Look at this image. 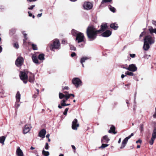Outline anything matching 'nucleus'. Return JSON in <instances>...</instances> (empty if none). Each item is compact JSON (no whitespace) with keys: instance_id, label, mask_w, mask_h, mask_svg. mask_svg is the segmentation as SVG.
<instances>
[{"instance_id":"1","label":"nucleus","mask_w":156,"mask_h":156,"mask_svg":"<svg viewBox=\"0 0 156 156\" xmlns=\"http://www.w3.org/2000/svg\"><path fill=\"white\" fill-rule=\"evenodd\" d=\"M107 27V23H105L101 25L100 30H97L93 26L88 27L87 30V34L88 38L90 41L94 40L96 38L98 33L105 31Z\"/></svg>"},{"instance_id":"2","label":"nucleus","mask_w":156,"mask_h":156,"mask_svg":"<svg viewBox=\"0 0 156 156\" xmlns=\"http://www.w3.org/2000/svg\"><path fill=\"white\" fill-rule=\"evenodd\" d=\"M72 35L76 36V41L80 43L84 41V37L83 33L73 29L71 31Z\"/></svg>"},{"instance_id":"3","label":"nucleus","mask_w":156,"mask_h":156,"mask_svg":"<svg viewBox=\"0 0 156 156\" xmlns=\"http://www.w3.org/2000/svg\"><path fill=\"white\" fill-rule=\"evenodd\" d=\"M60 44L59 40L56 39L53 41V43L51 44L50 48L51 51H54V49H58L60 48Z\"/></svg>"},{"instance_id":"4","label":"nucleus","mask_w":156,"mask_h":156,"mask_svg":"<svg viewBox=\"0 0 156 156\" xmlns=\"http://www.w3.org/2000/svg\"><path fill=\"white\" fill-rule=\"evenodd\" d=\"M29 73L26 72L25 71H20V76L21 79L23 81L24 83H27V80L28 79V75Z\"/></svg>"},{"instance_id":"5","label":"nucleus","mask_w":156,"mask_h":156,"mask_svg":"<svg viewBox=\"0 0 156 156\" xmlns=\"http://www.w3.org/2000/svg\"><path fill=\"white\" fill-rule=\"evenodd\" d=\"M72 82L76 87H78L82 85V81L80 79L75 78L72 80Z\"/></svg>"},{"instance_id":"6","label":"nucleus","mask_w":156,"mask_h":156,"mask_svg":"<svg viewBox=\"0 0 156 156\" xmlns=\"http://www.w3.org/2000/svg\"><path fill=\"white\" fill-rule=\"evenodd\" d=\"M144 41L150 44H153L154 42V39L152 38L150 35L146 36L144 39Z\"/></svg>"},{"instance_id":"7","label":"nucleus","mask_w":156,"mask_h":156,"mask_svg":"<svg viewBox=\"0 0 156 156\" xmlns=\"http://www.w3.org/2000/svg\"><path fill=\"white\" fill-rule=\"evenodd\" d=\"M133 136V133H132L130 135L125 138L122 141L120 148L122 149L124 148L128 142V140Z\"/></svg>"},{"instance_id":"8","label":"nucleus","mask_w":156,"mask_h":156,"mask_svg":"<svg viewBox=\"0 0 156 156\" xmlns=\"http://www.w3.org/2000/svg\"><path fill=\"white\" fill-rule=\"evenodd\" d=\"M23 58L21 56L18 57L15 61V64L18 67L21 66L23 62Z\"/></svg>"},{"instance_id":"9","label":"nucleus","mask_w":156,"mask_h":156,"mask_svg":"<svg viewBox=\"0 0 156 156\" xmlns=\"http://www.w3.org/2000/svg\"><path fill=\"white\" fill-rule=\"evenodd\" d=\"M126 70L131 72H134L137 70V68L135 64H132L129 65L128 67H123Z\"/></svg>"},{"instance_id":"10","label":"nucleus","mask_w":156,"mask_h":156,"mask_svg":"<svg viewBox=\"0 0 156 156\" xmlns=\"http://www.w3.org/2000/svg\"><path fill=\"white\" fill-rule=\"evenodd\" d=\"M155 139H156V127L154 128L153 131L152 137L150 141H149L150 145H153Z\"/></svg>"},{"instance_id":"11","label":"nucleus","mask_w":156,"mask_h":156,"mask_svg":"<svg viewBox=\"0 0 156 156\" xmlns=\"http://www.w3.org/2000/svg\"><path fill=\"white\" fill-rule=\"evenodd\" d=\"M83 6L85 9L89 10L92 8L93 5L91 3L86 2L83 4Z\"/></svg>"},{"instance_id":"12","label":"nucleus","mask_w":156,"mask_h":156,"mask_svg":"<svg viewBox=\"0 0 156 156\" xmlns=\"http://www.w3.org/2000/svg\"><path fill=\"white\" fill-rule=\"evenodd\" d=\"M79 126V124L77 122V120L75 119H74L72 122V127L74 130H77L78 127Z\"/></svg>"},{"instance_id":"13","label":"nucleus","mask_w":156,"mask_h":156,"mask_svg":"<svg viewBox=\"0 0 156 156\" xmlns=\"http://www.w3.org/2000/svg\"><path fill=\"white\" fill-rule=\"evenodd\" d=\"M31 127L30 125H26L25 126L23 129V133L24 134H26L28 133L30 130Z\"/></svg>"},{"instance_id":"14","label":"nucleus","mask_w":156,"mask_h":156,"mask_svg":"<svg viewBox=\"0 0 156 156\" xmlns=\"http://www.w3.org/2000/svg\"><path fill=\"white\" fill-rule=\"evenodd\" d=\"M28 75L29 76V81L31 83H34L35 80L34 74L30 73H29Z\"/></svg>"},{"instance_id":"15","label":"nucleus","mask_w":156,"mask_h":156,"mask_svg":"<svg viewBox=\"0 0 156 156\" xmlns=\"http://www.w3.org/2000/svg\"><path fill=\"white\" fill-rule=\"evenodd\" d=\"M46 133V131L45 129H42L39 132L38 136L40 137L44 138L45 137Z\"/></svg>"},{"instance_id":"16","label":"nucleus","mask_w":156,"mask_h":156,"mask_svg":"<svg viewBox=\"0 0 156 156\" xmlns=\"http://www.w3.org/2000/svg\"><path fill=\"white\" fill-rule=\"evenodd\" d=\"M112 34V32L109 30H107L101 34V35L103 37H107L110 36Z\"/></svg>"},{"instance_id":"17","label":"nucleus","mask_w":156,"mask_h":156,"mask_svg":"<svg viewBox=\"0 0 156 156\" xmlns=\"http://www.w3.org/2000/svg\"><path fill=\"white\" fill-rule=\"evenodd\" d=\"M16 153L18 156H23V151L19 147H17Z\"/></svg>"},{"instance_id":"18","label":"nucleus","mask_w":156,"mask_h":156,"mask_svg":"<svg viewBox=\"0 0 156 156\" xmlns=\"http://www.w3.org/2000/svg\"><path fill=\"white\" fill-rule=\"evenodd\" d=\"M109 139L106 135L104 136L101 140V142L102 143H108L109 141Z\"/></svg>"},{"instance_id":"19","label":"nucleus","mask_w":156,"mask_h":156,"mask_svg":"<svg viewBox=\"0 0 156 156\" xmlns=\"http://www.w3.org/2000/svg\"><path fill=\"white\" fill-rule=\"evenodd\" d=\"M149 44L144 42L143 46L144 49L145 51L148 50L150 48Z\"/></svg>"},{"instance_id":"20","label":"nucleus","mask_w":156,"mask_h":156,"mask_svg":"<svg viewBox=\"0 0 156 156\" xmlns=\"http://www.w3.org/2000/svg\"><path fill=\"white\" fill-rule=\"evenodd\" d=\"M90 58L88 57H83L81 59L80 62L82 65V66L84 67V65L83 63L85 62V61L89 59Z\"/></svg>"},{"instance_id":"21","label":"nucleus","mask_w":156,"mask_h":156,"mask_svg":"<svg viewBox=\"0 0 156 156\" xmlns=\"http://www.w3.org/2000/svg\"><path fill=\"white\" fill-rule=\"evenodd\" d=\"M32 59L33 60V62L34 63L38 64H39L40 63L38 61L37 57L35 55H33L32 56Z\"/></svg>"},{"instance_id":"22","label":"nucleus","mask_w":156,"mask_h":156,"mask_svg":"<svg viewBox=\"0 0 156 156\" xmlns=\"http://www.w3.org/2000/svg\"><path fill=\"white\" fill-rule=\"evenodd\" d=\"M16 102H19L20 99V94L19 91H18L16 96Z\"/></svg>"},{"instance_id":"23","label":"nucleus","mask_w":156,"mask_h":156,"mask_svg":"<svg viewBox=\"0 0 156 156\" xmlns=\"http://www.w3.org/2000/svg\"><path fill=\"white\" fill-rule=\"evenodd\" d=\"M115 127L114 126L112 125L110 128V129L108 131V132L109 133H111L112 132L114 134H115L116 133V132H115Z\"/></svg>"},{"instance_id":"24","label":"nucleus","mask_w":156,"mask_h":156,"mask_svg":"<svg viewBox=\"0 0 156 156\" xmlns=\"http://www.w3.org/2000/svg\"><path fill=\"white\" fill-rule=\"evenodd\" d=\"M110 27L115 30H116L118 28L117 24L115 23H112L110 25Z\"/></svg>"},{"instance_id":"25","label":"nucleus","mask_w":156,"mask_h":156,"mask_svg":"<svg viewBox=\"0 0 156 156\" xmlns=\"http://www.w3.org/2000/svg\"><path fill=\"white\" fill-rule=\"evenodd\" d=\"M149 30L151 34L154 33L156 34V28L154 29L152 27H151L149 28Z\"/></svg>"},{"instance_id":"26","label":"nucleus","mask_w":156,"mask_h":156,"mask_svg":"<svg viewBox=\"0 0 156 156\" xmlns=\"http://www.w3.org/2000/svg\"><path fill=\"white\" fill-rule=\"evenodd\" d=\"M38 58L40 60H44V55L43 54H40L38 56Z\"/></svg>"},{"instance_id":"27","label":"nucleus","mask_w":156,"mask_h":156,"mask_svg":"<svg viewBox=\"0 0 156 156\" xmlns=\"http://www.w3.org/2000/svg\"><path fill=\"white\" fill-rule=\"evenodd\" d=\"M5 139V137L3 136L0 137V143L2 144V145L4 144V142Z\"/></svg>"},{"instance_id":"28","label":"nucleus","mask_w":156,"mask_h":156,"mask_svg":"<svg viewBox=\"0 0 156 156\" xmlns=\"http://www.w3.org/2000/svg\"><path fill=\"white\" fill-rule=\"evenodd\" d=\"M25 31H23L22 32V33L24 36V37L25 38L24 39H23V43H24L26 42V41L27 39V34L25 33Z\"/></svg>"},{"instance_id":"29","label":"nucleus","mask_w":156,"mask_h":156,"mask_svg":"<svg viewBox=\"0 0 156 156\" xmlns=\"http://www.w3.org/2000/svg\"><path fill=\"white\" fill-rule=\"evenodd\" d=\"M42 154L44 156H48L49 155V153L48 151H45L43 150L42 151Z\"/></svg>"},{"instance_id":"30","label":"nucleus","mask_w":156,"mask_h":156,"mask_svg":"<svg viewBox=\"0 0 156 156\" xmlns=\"http://www.w3.org/2000/svg\"><path fill=\"white\" fill-rule=\"evenodd\" d=\"M108 7L109 9L112 12H115V8L112 6L111 5H109Z\"/></svg>"},{"instance_id":"31","label":"nucleus","mask_w":156,"mask_h":156,"mask_svg":"<svg viewBox=\"0 0 156 156\" xmlns=\"http://www.w3.org/2000/svg\"><path fill=\"white\" fill-rule=\"evenodd\" d=\"M109 145V144H105L103 143H102V145L101 146L99 147V148H102L103 149L105 147L108 146Z\"/></svg>"},{"instance_id":"32","label":"nucleus","mask_w":156,"mask_h":156,"mask_svg":"<svg viewBox=\"0 0 156 156\" xmlns=\"http://www.w3.org/2000/svg\"><path fill=\"white\" fill-rule=\"evenodd\" d=\"M65 94H63L59 93V98L60 99H62L65 97Z\"/></svg>"},{"instance_id":"33","label":"nucleus","mask_w":156,"mask_h":156,"mask_svg":"<svg viewBox=\"0 0 156 156\" xmlns=\"http://www.w3.org/2000/svg\"><path fill=\"white\" fill-rule=\"evenodd\" d=\"M125 74L126 75H128L130 76H133L134 75V74L132 72H131L127 71L125 73Z\"/></svg>"},{"instance_id":"34","label":"nucleus","mask_w":156,"mask_h":156,"mask_svg":"<svg viewBox=\"0 0 156 156\" xmlns=\"http://www.w3.org/2000/svg\"><path fill=\"white\" fill-rule=\"evenodd\" d=\"M144 129V125L143 124H141L140 125V130L141 133L143 131Z\"/></svg>"},{"instance_id":"35","label":"nucleus","mask_w":156,"mask_h":156,"mask_svg":"<svg viewBox=\"0 0 156 156\" xmlns=\"http://www.w3.org/2000/svg\"><path fill=\"white\" fill-rule=\"evenodd\" d=\"M32 46L33 50H37V47L36 44H32Z\"/></svg>"},{"instance_id":"36","label":"nucleus","mask_w":156,"mask_h":156,"mask_svg":"<svg viewBox=\"0 0 156 156\" xmlns=\"http://www.w3.org/2000/svg\"><path fill=\"white\" fill-rule=\"evenodd\" d=\"M70 48L72 50L75 51L76 50V47L72 45H70Z\"/></svg>"},{"instance_id":"37","label":"nucleus","mask_w":156,"mask_h":156,"mask_svg":"<svg viewBox=\"0 0 156 156\" xmlns=\"http://www.w3.org/2000/svg\"><path fill=\"white\" fill-rule=\"evenodd\" d=\"M112 0H103L101 2V4H104L105 3L110 2Z\"/></svg>"},{"instance_id":"38","label":"nucleus","mask_w":156,"mask_h":156,"mask_svg":"<svg viewBox=\"0 0 156 156\" xmlns=\"http://www.w3.org/2000/svg\"><path fill=\"white\" fill-rule=\"evenodd\" d=\"M45 149L46 150H48L49 147V146L48 145V143H45Z\"/></svg>"},{"instance_id":"39","label":"nucleus","mask_w":156,"mask_h":156,"mask_svg":"<svg viewBox=\"0 0 156 156\" xmlns=\"http://www.w3.org/2000/svg\"><path fill=\"white\" fill-rule=\"evenodd\" d=\"M13 46L15 48L17 49L19 47L18 44L16 43H15L13 44Z\"/></svg>"},{"instance_id":"40","label":"nucleus","mask_w":156,"mask_h":156,"mask_svg":"<svg viewBox=\"0 0 156 156\" xmlns=\"http://www.w3.org/2000/svg\"><path fill=\"white\" fill-rule=\"evenodd\" d=\"M69 108H67L65 109V110L63 112V114L64 115H67V112Z\"/></svg>"},{"instance_id":"41","label":"nucleus","mask_w":156,"mask_h":156,"mask_svg":"<svg viewBox=\"0 0 156 156\" xmlns=\"http://www.w3.org/2000/svg\"><path fill=\"white\" fill-rule=\"evenodd\" d=\"M18 102L16 101L15 104V106L17 108H18L20 106V104L18 103Z\"/></svg>"},{"instance_id":"42","label":"nucleus","mask_w":156,"mask_h":156,"mask_svg":"<svg viewBox=\"0 0 156 156\" xmlns=\"http://www.w3.org/2000/svg\"><path fill=\"white\" fill-rule=\"evenodd\" d=\"M70 97L69 96V94H65V97L66 98V100H67L70 98Z\"/></svg>"},{"instance_id":"43","label":"nucleus","mask_w":156,"mask_h":156,"mask_svg":"<svg viewBox=\"0 0 156 156\" xmlns=\"http://www.w3.org/2000/svg\"><path fill=\"white\" fill-rule=\"evenodd\" d=\"M34 5H33L30 6V7L28 8V9L29 10H32V9L34 8L35 7Z\"/></svg>"},{"instance_id":"44","label":"nucleus","mask_w":156,"mask_h":156,"mask_svg":"<svg viewBox=\"0 0 156 156\" xmlns=\"http://www.w3.org/2000/svg\"><path fill=\"white\" fill-rule=\"evenodd\" d=\"M129 55H130V56L132 58H134L135 56V54H130Z\"/></svg>"},{"instance_id":"45","label":"nucleus","mask_w":156,"mask_h":156,"mask_svg":"<svg viewBox=\"0 0 156 156\" xmlns=\"http://www.w3.org/2000/svg\"><path fill=\"white\" fill-rule=\"evenodd\" d=\"M76 55V54L75 52H73L71 54V56L72 57H73L74 56H75Z\"/></svg>"},{"instance_id":"46","label":"nucleus","mask_w":156,"mask_h":156,"mask_svg":"<svg viewBox=\"0 0 156 156\" xmlns=\"http://www.w3.org/2000/svg\"><path fill=\"white\" fill-rule=\"evenodd\" d=\"M66 104L65 103V102L64 103H61V105L62 106H66Z\"/></svg>"},{"instance_id":"47","label":"nucleus","mask_w":156,"mask_h":156,"mask_svg":"<svg viewBox=\"0 0 156 156\" xmlns=\"http://www.w3.org/2000/svg\"><path fill=\"white\" fill-rule=\"evenodd\" d=\"M66 43V41L64 39H63L62 40V43L63 44H65Z\"/></svg>"},{"instance_id":"48","label":"nucleus","mask_w":156,"mask_h":156,"mask_svg":"<svg viewBox=\"0 0 156 156\" xmlns=\"http://www.w3.org/2000/svg\"><path fill=\"white\" fill-rule=\"evenodd\" d=\"M142 142V141L141 140H138L136 141V143H141Z\"/></svg>"},{"instance_id":"49","label":"nucleus","mask_w":156,"mask_h":156,"mask_svg":"<svg viewBox=\"0 0 156 156\" xmlns=\"http://www.w3.org/2000/svg\"><path fill=\"white\" fill-rule=\"evenodd\" d=\"M145 33L144 32H143L142 33L140 34V38L141 37H142L143 35L145 34Z\"/></svg>"},{"instance_id":"50","label":"nucleus","mask_w":156,"mask_h":156,"mask_svg":"<svg viewBox=\"0 0 156 156\" xmlns=\"http://www.w3.org/2000/svg\"><path fill=\"white\" fill-rule=\"evenodd\" d=\"M69 89V87L67 86L65 87L62 88L63 90H64V89L68 90Z\"/></svg>"},{"instance_id":"51","label":"nucleus","mask_w":156,"mask_h":156,"mask_svg":"<svg viewBox=\"0 0 156 156\" xmlns=\"http://www.w3.org/2000/svg\"><path fill=\"white\" fill-rule=\"evenodd\" d=\"M155 113L153 115V116L154 118H156V108H155Z\"/></svg>"},{"instance_id":"52","label":"nucleus","mask_w":156,"mask_h":156,"mask_svg":"<svg viewBox=\"0 0 156 156\" xmlns=\"http://www.w3.org/2000/svg\"><path fill=\"white\" fill-rule=\"evenodd\" d=\"M28 13L29 14V16L31 17V16H32V13H30V12H28Z\"/></svg>"},{"instance_id":"53","label":"nucleus","mask_w":156,"mask_h":156,"mask_svg":"<svg viewBox=\"0 0 156 156\" xmlns=\"http://www.w3.org/2000/svg\"><path fill=\"white\" fill-rule=\"evenodd\" d=\"M37 0H27L28 2H35L37 1Z\"/></svg>"},{"instance_id":"54","label":"nucleus","mask_w":156,"mask_h":156,"mask_svg":"<svg viewBox=\"0 0 156 156\" xmlns=\"http://www.w3.org/2000/svg\"><path fill=\"white\" fill-rule=\"evenodd\" d=\"M153 24L156 26V21H153L152 22Z\"/></svg>"},{"instance_id":"55","label":"nucleus","mask_w":156,"mask_h":156,"mask_svg":"<svg viewBox=\"0 0 156 156\" xmlns=\"http://www.w3.org/2000/svg\"><path fill=\"white\" fill-rule=\"evenodd\" d=\"M42 13H41L40 14H39L37 15V16L38 17H40L41 16H42Z\"/></svg>"},{"instance_id":"56","label":"nucleus","mask_w":156,"mask_h":156,"mask_svg":"<svg viewBox=\"0 0 156 156\" xmlns=\"http://www.w3.org/2000/svg\"><path fill=\"white\" fill-rule=\"evenodd\" d=\"M126 76V75H124V74H122L121 75V77L123 79V78H124Z\"/></svg>"},{"instance_id":"57","label":"nucleus","mask_w":156,"mask_h":156,"mask_svg":"<svg viewBox=\"0 0 156 156\" xmlns=\"http://www.w3.org/2000/svg\"><path fill=\"white\" fill-rule=\"evenodd\" d=\"M66 101V100L65 99H63L62 101H61V103H64Z\"/></svg>"},{"instance_id":"58","label":"nucleus","mask_w":156,"mask_h":156,"mask_svg":"<svg viewBox=\"0 0 156 156\" xmlns=\"http://www.w3.org/2000/svg\"><path fill=\"white\" fill-rule=\"evenodd\" d=\"M69 94V96H70H70H72L73 97H74V95L73 94Z\"/></svg>"},{"instance_id":"59","label":"nucleus","mask_w":156,"mask_h":156,"mask_svg":"<svg viewBox=\"0 0 156 156\" xmlns=\"http://www.w3.org/2000/svg\"><path fill=\"white\" fill-rule=\"evenodd\" d=\"M49 136H50V134H48L46 135V138H49Z\"/></svg>"},{"instance_id":"60","label":"nucleus","mask_w":156,"mask_h":156,"mask_svg":"<svg viewBox=\"0 0 156 156\" xmlns=\"http://www.w3.org/2000/svg\"><path fill=\"white\" fill-rule=\"evenodd\" d=\"M121 138H120L119 139V141H118V143L119 144L121 142Z\"/></svg>"},{"instance_id":"61","label":"nucleus","mask_w":156,"mask_h":156,"mask_svg":"<svg viewBox=\"0 0 156 156\" xmlns=\"http://www.w3.org/2000/svg\"><path fill=\"white\" fill-rule=\"evenodd\" d=\"M2 47L0 46V53L2 51Z\"/></svg>"},{"instance_id":"62","label":"nucleus","mask_w":156,"mask_h":156,"mask_svg":"<svg viewBox=\"0 0 156 156\" xmlns=\"http://www.w3.org/2000/svg\"><path fill=\"white\" fill-rule=\"evenodd\" d=\"M72 147L73 149L74 150L75 149V147L74 145H72Z\"/></svg>"},{"instance_id":"63","label":"nucleus","mask_w":156,"mask_h":156,"mask_svg":"<svg viewBox=\"0 0 156 156\" xmlns=\"http://www.w3.org/2000/svg\"><path fill=\"white\" fill-rule=\"evenodd\" d=\"M62 106L61 105H61H58V108H60V109H61V108H62Z\"/></svg>"},{"instance_id":"64","label":"nucleus","mask_w":156,"mask_h":156,"mask_svg":"<svg viewBox=\"0 0 156 156\" xmlns=\"http://www.w3.org/2000/svg\"><path fill=\"white\" fill-rule=\"evenodd\" d=\"M35 149V148L34 147H31L30 148V149L31 150H34Z\"/></svg>"}]
</instances>
